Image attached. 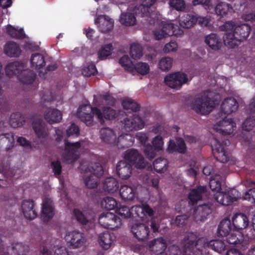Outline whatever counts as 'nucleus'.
Segmentation results:
<instances>
[{"instance_id": "f257e3e1", "label": "nucleus", "mask_w": 255, "mask_h": 255, "mask_svg": "<svg viewBox=\"0 0 255 255\" xmlns=\"http://www.w3.org/2000/svg\"><path fill=\"white\" fill-rule=\"evenodd\" d=\"M239 104L234 98H227L224 99L221 106L219 117L222 120L214 126V130L222 136L232 133L236 128V123L232 118H228L226 115L235 112L238 108Z\"/></svg>"}, {"instance_id": "f03ea898", "label": "nucleus", "mask_w": 255, "mask_h": 255, "mask_svg": "<svg viewBox=\"0 0 255 255\" xmlns=\"http://www.w3.org/2000/svg\"><path fill=\"white\" fill-rule=\"evenodd\" d=\"M156 0H142V3L135 7L133 9V13L126 12L122 13L121 15L120 21L125 26L134 25L136 23V18L134 15L137 16L145 17L148 16L154 18L153 15L155 13L154 4Z\"/></svg>"}, {"instance_id": "7ed1b4c3", "label": "nucleus", "mask_w": 255, "mask_h": 255, "mask_svg": "<svg viewBox=\"0 0 255 255\" xmlns=\"http://www.w3.org/2000/svg\"><path fill=\"white\" fill-rule=\"evenodd\" d=\"M100 137L102 141L106 143L116 145L119 148H128L133 143L132 136L128 134L121 135L118 138L114 131L109 128H105L100 130Z\"/></svg>"}, {"instance_id": "20e7f679", "label": "nucleus", "mask_w": 255, "mask_h": 255, "mask_svg": "<svg viewBox=\"0 0 255 255\" xmlns=\"http://www.w3.org/2000/svg\"><path fill=\"white\" fill-rule=\"evenodd\" d=\"M184 244L183 240L180 244V247L172 245L165 253L164 251L167 248L166 241L163 238L160 237L150 241L149 247L152 251L157 252L156 255H184L189 253L183 251Z\"/></svg>"}, {"instance_id": "39448f33", "label": "nucleus", "mask_w": 255, "mask_h": 255, "mask_svg": "<svg viewBox=\"0 0 255 255\" xmlns=\"http://www.w3.org/2000/svg\"><path fill=\"white\" fill-rule=\"evenodd\" d=\"M251 27L247 24H242L236 26L233 32H229L224 38L225 45L230 48L237 47L242 41L246 40L251 32Z\"/></svg>"}, {"instance_id": "423d86ee", "label": "nucleus", "mask_w": 255, "mask_h": 255, "mask_svg": "<svg viewBox=\"0 0 255 255\" xmlns=\"http://www.w3.org/2000/svg\"><path fill=\"white\" fill-rule=\"evenodd\" d=\"M209 241L204 237L198 238L196 234L189 233L183 239V251L192 253L195 250L203 254V250L209 248Z\"/></svg>"}, {"instance_id": "0eeeda50", "label": "nucleus", "mask_w": 255, "mask_h": 255, "mask_svg": "<svg viewBox=\"0 0 255 255\" xmlns=\"http://www.w3.org/2000/svg\"><path fill=\"white\" fill-rule=\"evenodd\" d=\"M103 174V168L100 164H91L85 169L83 175L85 186L88 188L97 187L99 179Z\"/></svg>"}, {"instance_id": "6e6552de", "label": "nucleus", "mask_w": 255, "mask_h": 255, "mask_svg": "<svg viewBox=\"0 0 255 255\" xmlns=\"http://www.w3.org/2000/svg\"><path fill=\"white\" fill-rule=\"evenodd\" d=\"M77 115L87 126L92 125L94 115L97 116L99 120L103 119L101 110L97 107H92L90 105H83L79 107Z\"/></svg>"}, {"instance_id": "1a4fd4ad", "label": "nucleus", "mask_w": 255, "mask_h": 255, "mask_svg": "<svg viewBox=\"0 0 255 255\" xmlns=\"http://www.w3.org/2000/svg\"><path fill=\"white\" fill-rule=\"evenodd\" d=\"M214 142L212 145V148L214 156L217 160L222 163L227 162L230 159L229 153L226 151L225 146L230 144V141L224 136L222 137V141L214 137Z\"/></svg>"}, {"instance_id": "9d476101", "label": "nucleus", "mask_w": 255, "mask_h": 255, "mask_svg": "<svg viewBox=\"0 0 255 255\" xmlns=\"http://www.w3.org/2000/svg\"><path fill=\"white\" fill-rule=\"evenodd\" d=\"M213 104L210 98L203 95L194 99L192 103L191 108L197 113L207 115L212 111Z\"/></svg>"}, {"instance_id": "9b49d317", "label": "nucleus", "mask_w": 255, "mask_h": 255, "mask_svg": "<svg viewBox=\"0 0 255 255\" xmlns=\"http://www.w3.org/2000/svg\"><path fill=\"white\" fill-rule=\"evenodd\" d=\"M99 223L104 228L114 230L121 226L122 220L114 213L105 212L100 215Z\"/></svg>"}, {"instance_id": "f8f14e48", "label": "nucleus", "mask_w": 255, "mask_h": 255, "mask_svg": "<svg viewBox=\"0 0 255 255\" xmlns=\"http://www.w3.org/2000/svg\"><path fill=\"white\" fill-rule=\"evenodd\" d=\"M65 149L62 157L66 161L74 162L79 158V149L81 145L79 141L71 142L64 140Z\"/></svg>"}, {"instance_id": "ddd939ff", "label": "nucleus", "mask_w": 255, "mask_h": 255, "mask_svg": "<svg viewBox=\"0 0 255 255\" xmlns=\"http://www.w3.org/2000/svg\"><path fill=\"white\" fill-rule=\"evenodd\" d=\"M165 84L169 87L178 90L188 81L187 75L180 72L169 74L164 79Z\"/></svg>"}, {"instance_id": "4468645a", "label": "nucleus", "mask_w": 255, "mask_h": 255, "mask_svg": "<svg viewBox=\"0 0 255 255\" xmlns=\"http://www.w3.org/2000/svg\"><path fill=\"white\" fill-rule=\"evenodd\" d=\"M215 200L224 206H228L240 198L241 194L235 189H230L224 193L218 192L215 194Z\"/></svg>"}, {"instance_id": "2eb2a0df", "label": "nucleus", "mask_w": 255, "mask_h": 255, "mask_svg": "<svg viewBox=\"0 0 255 255\" xmlns=\"http://www.w3.org/2000/svg\"><path fill=\"white\" fill-rule=\"evenodd\" d=\"M125 158L136 168L143 169L146 166L143 156L136 149L127 150L125 154Z\"/></svg>"}, {"instance_id": "dca6fc26", "label": "nucleus", "mask_w": 255, "mask_h": 255, "mask_svg": "<svg viewBox=\"0 0 255 255\" xmlns=\"http://www.w3.org/2000/svg\"><path fill=\"white\" fill-rule=\"evenodd\" d=\"M10 168V163L7 162L6 165L4 166L2 164L1 168L0 169V173H1L4 179H0V186H7L5 182H7V184H11L14 182V180L19 177V174H17L18 170L14 169H9Z\"/></svg>"}, {"instance_id": "f3484780", "label": "nucleus", "mask_w": 255, "mask_h": 255, "mask_svg": "<svg viewBox=\"0 0 255 255\" xmlns=\"http://www.w3.org/2000/svg\"><path fill=\"white\" fill-rule=\"evenodd\" d=\"M131 232L134 237L139 241H146L150 236L149 225L146 224L133 225L131 227Z\"/></svg>"}, {"instance_id": "a211bd4d", "label": "nucleus", "mask_w": 255, "mask_h": 255, "mask_svg": "<svg viewBox=\"0 0 255 255\" xmlns=\"http://www.w3.org/2000/svg\"><path fill=\"white\" fill-rule=\"evenodd\" d=\"M123 125L124 128L126 131H129L142 129L144 127L145 123L140 117L133 114L131 117L125 119Z\"/></svg>"}, {"instance_id": "6ab92c4d", "label": "nucleus", "mask_w": 255, "mask_h": 255, "mask_svg": "<svg viewBox=\"0 0 255 255\" xmlns=\"http://www.w3.org/2000/svg\"><path fill=\"white\" fill-rule=\"evenodd\" d=\"M65 240L70 243V246L74 249L82 246L86 242L84 234L76 231L68 233L65 236Z\"/></svg>"}, {"instance_id": "aec40b11", "label": "nucleus", "mask_w": 255, "mask_h": 255, "mask_svg": "<svg viewBox=\"0 0 255 255\" xmlns=\"http://www.w3.org/2000/svg\"><path fill=\"white\" fill-rule=\"evenodd\" d=\"M54 215V206L52 200L48 198H45L42 204L41 219L43 222H47L53 218Z\"/></svg>"}, {"instance_id": "412c9836", "label": "nucleus", "mask_w": 255, "mask_h": 255, "mask_svg": "<svg viewBox=\"0 0 255 255\" xmlns=\"http://www.w3.org/2000/svg\"><path fill=\"white\" fill-rule=\"evenodd\" d=\"M187 147L184 140L182 137L176 138V141L170 139L166 151L170 153L178 152L184 154L186 152Z\"/></svg>"}, {"instance_id": "4be33fe9", "label": "nucleus", "mask_w": 255, "mask_h": 255, "mask_svg": "<svg viewBox=\"0 0 255 255\" xmlns=\"http://www.w3.org/2000/svg\"><path fill=\"white\" fill-rule=\"evenodd\" d=\"M207 187L206 186L199 185L191 190L188 195L189 203L196 205L199 201L202 200L204 196L206 195Z\"/></svg>"}, {"instance_id": "5701e85b", "label": "nucleus", "mask_w": 255, "mask_h": 255, "mask_svg": "<svg viewBox=\"0 0 255 255\" xmlns=\"http://www.w3.org/2000/svg\"><path fill=\"white\" fill-rule=\"evenodd\" d=\"M95 23L98 25L100 31L102 33L110 31L114 26L113 20L106 15L98 16L95 19Z\"/></svg>"}, {"instance_id": "b1692460", "label": "nucleus", "mask_w": 255, "mask_h": 255, "mask_svg": "<svg viewBox=\"0 0 255 255\" xmlns=\"http://www.w3.org/2000/svg\"><path fill=\"white\" fill-rule=\"evenodd\" d=\"M34 206L35 204L33 200H24L22 202L21 209L24 217L26 219L31 220L37 217V213Z\"/></svg>"}, {"instance_id": "393cba45", "label": "nucleus", "mask_w": 255, "mask_h": 255, "mask_svg": "<svg viewBox=\"0 0 255 255\" xmlns=\"http://www.w3.org/2000/svg\"><path fill=\"white\" fill-rule=\"evenodd\" d=\"M116 170L120 178L127 179L131 174L132 165L126 161L121 160L117 163Z\"/></svg>"}, {"instance_id": "a878e982", "label": "nucleus", "mask_w": 255, "mask_h": 255, "mask_svg": "<svg viewBox=\"0 0 255 255\" xmlns=\"http://www.w3.org/2000/svg\"><path fill=\"white\" fill-rule=\"evenodd\" d=\"M24 68V64L23 62L16 61L8 63L5 67V72L9 77L16 75L19 77Z\"/></svg>"}, {"instance_id": "bb28decb", "label": "nucleus", "mask_w": 255, "mask_h": 255, "mask_svg": "<svg viewBox=\"0 0 255 255\" xmlns=\"http://www.w3.org/2000/svg\"><path fill=\"white\" fill-rule=\"evenodd\" d=\"M32 128L36 135L39 138H46L49 135L48 129L45 123L41 120L34 121L32 123Z\"/></svg>"}, {"instance_id": "cd10ccee", "label": "nucleus", "mask_w": 255, "mask_h": 255, "mask_svg": "<svg viewBox=\"0 0 255 255\" xmlns=\"http://www.w3.org/2000/svg\"><path fill=\"white\" fill-rule=\"evenodd\" d=\"M45 120L50 124L59 123L62 119L61 112L57 109L49 108L44 113Z\"/></svg>"}, {"instance_id": "c85d7f7f", "label": "nucleus", "mask_w": 255, "mask_h": 255, "mask_svg": "<svg viewBox=\"0 0 255 255\" xmlns=\"http://www.w3.org/2000/svg\"><path fill=\"white\" fill-rule=\"evenodd\" d=\"M205 42L211 49L214 51L220 50L223 45L222 39L216 33H211L207 35Z\"/></svg>"}, {"instance_id": "c756f323", "label": "nucleus", "mask_w": 255, "mask_h": 255, "mask_svg": "<svg viewBox=\"0 0 255 255\" xmlns=\"http://www.w3.org/2000/svg\"><path fill=\"white\" fill-rule=\"evenodd\" d=\"M233 225L235 229L241 230L246 228L249 222L248 217L243 213H237L232 218Z\"/></svg>"}, {"instance_id": "7c9ffc66", "label": "nucleus", "mask_w": 255, "mask_h": 255, "mask_svg": "<svg viewBox=\"0 0 255 255\" xmlns=\"http://www.w3.org/2000/svg\"><path fill=\"white\" fill-rule=\"evenodd\" d=\"M5 54L10 57H17L20 56L22 50L17 43L9 41L6 43L4 47Z\"/></svg>"}, {"instance_id": "2f4dec72", "label": "nucleus", "mask_w": 255, "mask_h": 255, "mask_svg": "<svg viewBox=\"0 0 255 255\" xmlns=\"http://www.w3.org/2000/svg\"><path fill=\"white\" fill-rule=\"evenodd\" d=\"M102 188L105 192L113 193L119 189V182L113 177L106 178L102 183Z\"/></svg>"}, {"instance_id": "473e14b6", "label": "nucleus", "mask_w": 255, "mask_h": 255, "mask_svg": "<svg viewBox=\"0 0 255 255\" xmlns=\"http://www.w3.org/2000/svg\"><path fill=\"white\" fill-rule=\"evenodd\" d=\"M197 23L196 15L190 13H184L180 16L179 24L184 28H190Z\"/></svg>"}, {"instance_id": "72a5a7b5", "label": "nucleus", "mask_w": 255, "mask_h": 255, "mask_svg": "<svg viewBox=\"0 0 255 255\" xmlns=\"http://www.w3.org/2000/svg\"><path fill=\"white\" fill-rule=\"evenodd\" d=\"M214 10L217 15L221 17H227L231 15L233 11V8L229 3L220 2L218 3L214 8Z\"/></svg>"}, {"instance_id": "f704fd0d", "label": "nucleus", "mask_w": 255, "mask_h": 255, "mask_svg": "<svg viewBox=\"0 0 255 255\" xmlns=\"http://www.w3.org/2000/svg\"><path fill=\"white\" fill-rule=\"evenodd\" d=\"M135 189L127 185H122L120 188L119 192L122 199L125 201H131L135 196Z\"/></svg>"}, {"instance_id": "c9c22d12", "label": "nucleus", "mask_w": 255, "mask_h": 255, "mask_svg": "<svg viewBox=\"0 0 255 255\" xmlns=\"http://www.w3.org/2000/svg\"><path fill=\"white\" fill-rule=\"evenodd\" d=\"M99 241L100 246L104 249L108 250L115 241V237L113 234L105 232L99 235Z\"/></svg>"}, {"instance_id": "e433bc0d", "label": "nucleus", "mask_w": 255, "mask_h": 255, "mask_svg": "<svg viewBox=\"0 0 255 255\" xmlns=\"http://www.w3.org/2000/svg\"><path fill=\"white\" fill-rule=\"evenodd\" d=\"M165 35L180 36L183 34V31L178 26L172 23H167L163 24L162 28Z\"/></svg>"}, {"instance_id": "4c0bfd02", "label": "nucleus", "mask_w": 255, "mask_h": 255, "mask_svg": "<svg viewBox=\"0 0 255 255\" xmlns=\"http://www.w3.org/2000/svg\"><path fill=\"white\" fill-rule=\"evenodd\" d=\"M36 74L30 69H24L19 76L18 79L24 84L29 85L32 84L35 80Z\"/></svg>"}, {"instance_id": "58836bf2", "label": "nucleus", "mask_w": 255, "mask_h": 255, "mask_svg": "<svg viewBox=\"0 0 255 255\" xmlns=\"http://www.w3.org/2000/svg\"><path fill=\"white\" fill-rule=\"evenodd\" d=\"M134 211L136 215V216L138 217L140 219H143L144 216L151 217L154 214L152 209L146 204L142 205L141 207H135Z\"/></svg>"}, {"instance_id": "ea45409f", "label": "nucleus", "mask_w": 255, "mask_h": 255, "mask_svg": "<svg viewBox=\"0 0 255 255\" xmlns=\"http://www.w3.org/2000/svg\"><path fill=\"white\" fill-rule=\"evenodd\" d=\"M30 63L31 66L35 69H39L46 64L43 55L40 53L32 54L30 58Z\"/></svg>"}, {"instance_id": "a19ab883", "label": "nucleus", "mask_w": 255, "mask_h": 255, "mask_svg": "<svg viewBox=\"0 0 255 255\" xmlns=\"http://www.w3.org/2000/svg\"><path fill=\"white\" fill-rule=\"evenodd\" d=\"M231 231V221L228 219H224L218 226L217 234L218 236L226 237Z\"/></svg>"}, {"instance_id": "79ce46f5", "label": "nucleus", "mask_w": 255, "mask_h": 255, "mask_svg": "<svg viewBox=\"0 0 255 255\" xmlns=\"http://www.w3.org/2000/svg\"><path fill=\"white\" fill-rule=\"evenodd\" d=\"M3 142H7L6 151L11 149L14 145V134L12 132L5 133L0 135V146Z\"/></svg>"}, {"instance_id": "37998d69", "label": "nucleus", "mask_w": 255, "mask_h": 255, "mask_svg": "<svg viewBox=\"0 0 255 255\" xmlns=\"http://www.w3.org/2000/svg\"><path fill=\"white\" fill-rule=\"evenodd\" d=\"M222 177L219 174L212 176L210 179L209 186L210 189L213 191L218 193L221 190Z\"/></svg>"}, {"instance_id": "c03bdc74", "label": "nucleus", "mask_w": 255, "mask_h": 255, "mask_svg": "<svg viewBox=\"0 0 255 255\" xmlns=\"http://www.w3.org/2000/svg\"><path fill=\"white\" fill-rule=\"evenodd\" d=\"M9 122L11 127L16 128L23 126L25 123V120H24L20 113L16 112L10 115Z\"/></svg>"}, {"instance_id": "a18cd8bd", "label": "nucleus", "mask_w": 255, "mask_h": 255, "mask_svg": "<svg viewBox=\"0 0 255 255\" xmlns=\"http://www.w3.org/2000/svg\"><path fill=\"white\" fill-rule=\"evenodd\" d=\"M6 32L10 37L18 39H23L25 36L24 31L22 29L17 30L10 24L7 25Z\"/></svg>"}, {"instance_id": "49530a36", "label": "nucleus", "mask_w": 255, "mask_h": 255, "mask_svg": "<svg viewBox=\"0 0 255 255\" xmlns=\"http://www.w3.org/2000/svg\"><path fill=\"white\" fill-rule=\"evenodd\" d=\"M150 70L149 65L145 62H139L133 65L132 67V72H136L140 75H145L147 74Z\"/></svg>"}, {"instance_id": "de8ad7c7", "label": "nucleus", "mask_w": 255, "mask_h": 255, "mask_svg": "<svg viewBox=\"0 0 255 255\" xmlns=\"http://www.w3.org/2000/svg\"><path fill=\"white\" fill-rule=\"evenodd\" d=\"M101 206L107 210H112L118 207V202L114 198L107 196L101 201Z\"/></svg>"}, {"instance_id": "09e8293b", "label": "nucleus", "mask_w": 255, "mask_h": 255, "mask_svg": "<svg viewBox=\"0 0 255 255\" xmlns=\"http://www.w3.org/2000/svg\"><path fill=\"white\" fill-rule=\"evenodd\" d=\"M122 106L124 109L130 110L132 112H137L140 110V105L134 100L126 98L122 101Z\"/></svg>"}, {"instance_id": "8fccbe9b", "label": "nucleus", "mask_w": 255, "mask_h": 255, "mask_svg": "<svg viewBox=\"0 0 255 255\" xmlns=\"http://www.w3.org/2000/svg\"><path fill=\"white\" fill-rule=\"evenodd\" d=\"M73 214L81 225H86L89 223L90 214L88 215L87 213L83 212L77 209H74Z\"/></svg>"}, {"instance_id": "3c124183", "label": "nucleus", "mask_w": 255, "mask_h": 255, "mask_svg": "<svg viewBox=\"0 0 255 255\" xmlns=\"http://www.w3.org/2000/svg\"><path fill=\"white\" fill-rule=\"evenodd\" d=\"M209 248L215 252L221 253L225 250L226 246L224 242L219 240H213L209 242Z\"/></svg>"}, {"instance_id": "603ef678", "label": "nucleus", "mask_w": 255, "mask_h": 255, "mask_svg": "<svg viewBox=\"0 0 255 255\" xmlns=\"http://www.w3.org/2000/svg\"><path fill=\"white\" fill-rule=\"evenodd\" d=\"M134 211V207H132L131 209H129L126 206H122L120 208H118L116 212L117 213L120 217V219H126L130 217V216H132L133 217V213L132 212Z\"/></svg>"}, {"instance_id": "864d4df0", "label": "nucleus", "mask_w": 255, "mask_h": 255, "mask_svg": "<svg viewBox=\"0 0 255 255\" xmlns=\"http://www.w3.org/2000/svg\"><path fill=\"white\" fill-rule=\"evenodd\" d=\"M129 54L134 59H139L142 56V48L140 45L133 43L130 45Z\"/></svg>"}, {"instance_id": "5fc2aeb1", "label": "nucleus", "mask_w": 255, "mask_h": 255, "mask_svg": "<svg viewBox=\"0 0 255 255\" xmlns=\"http://www.w3.org/2000/svg\"><path fill=\"white\" fill-rule=\"evenodd\" d=\"M12 246L13 253L17 255H26V253L28 252L29 250L28 246L21 243H14Z\"/></svg>"}, {"instance_id": "6e6d98bb", "label": "nucleus", "mask_w": 255, "mask_h": 255, "mask_svg": "<svg viewBox=\"0 0 255 255\" xmlns=\"http://www.w3.org/2000/svg\"><path fill=\"white\" fill-rule=\"evenodd\" d=\"M212 212V204H204L201 206H199L194 211L195 214H199L201 217L206 215H208Z\"/></svg>"}, {"instance_id": "4d7b16f0", "label": "nucleus", "mask_w": 255, "mask_h": 255, "mask_svg": "<svg viewBox=\"0 0 255 255\" xmlns=\"http://www.w3.org/2000/svg\"><path fill=\"white\" fill-rule=\"evenodd\" d=\"M119 63L125 70L130 73L132 72L133 64L128 55H125L119 60Z\"/></svg>"}, {"instance_id": "13d9d810", "label": "nucleus", "mask_w": 255, "mask_h": 255, "mask_svg": "<svg viewBox=\"0 0 255 255\" xmlns=\"http://www.w3.org/2000/svg\"><path fill=\"white\" fill-rule=\"evenodd\" d=\"M239 237L234 233H230L226 236V241L229 244L238 245L241 244L243 242V236L239 234Z\"/></svg>"}, {"instance_id": "bf43d9fd", "label": "nucleus", "mask_w": 255, "mask_h": 255, "mask_svg": "<svg viewBox=\"0 0 255 255\" xmlns=\"http://www.w3.org/2000/svg\"><path fill=\"white\" fill-rule=\"evenodd\" d=\"M113 50V45L112 44L105 45L98 52V57L101 60L106 59L108 56L111 54Z\"/></svg>"}, {"instance_id": "052dcab7", "label": "nucleus", "mask_w": 255, "mask_h": 255, "mask_svg": "<svg viewBox=\"0 0 255 255\" xmlns=\"http://www.w3.org/2000/svg\"><path fill=\"white\" fill-rule=\"evenodd\" d=\"M166 162L163 158L156 159L153 162L154 169L158 173L163 172L166 170Z\"/></svg>"}, {"instance_id": "680f3d73", "label": "nucleus", "mask_w": 255, "mask_h": 255, "mask_svg": "<svg viewBox=\"0 0 255 255\" xmlns=\"http://www.w3.org/2000/svg\"><path fill=\"white\" fill-rule=\"evenodd\" d=\"M102 114L103 119L101 121H103L104 118L107 120H113L117 116L116 111L109 107H104Z\"/></svg>"}, {"instance_id": "e2e57ef3", "label": "nucleus", "mask_w": 255, "mask_h": 255, "mask_svg": "<svg viewBox=\"0 0 255 255\" xmlns=\"http://www.w3.org/2000/svg\"><path fill=\"white\" fill-rule=\"evenodd\" d=\"M172 62L170 57L162 58L158 63V67L162 71H168L172 67Z\"/></svg>"}, {"instance_id": "0e129e2a", "label": "nucleus", "mask_w": 255, "mask_h": 255, "mask_svg": "<svg viewBox=\"0 0 255 255\" xmlns=\"http://www.w3.org/2000/svg\"><path fill=\"white\" fill-rule=\"evenodd\" d=\"M97 73V69L96 65L94 63H90L87 66L84 67L82 70V73L86 77H90L91 75H94Z\"/></svg>"}, {"instance_id": "69168bd1", "label": "nucleus", "mask_w": 255, "mask_h": 255, "mask_svg": "<svg viewBox=\"0 0 255 255\" xmlns=\"http://www.w3.org/2000/svg\"><path fill=\"white\" fill-rule=\"evenodd\" d=\"M169 4L177 11H183L185 8V3L183 0H170Z\"/></svg>"}, {"instance_id": "338daca9", "label": "nucleus", "mask_w": 255, "mask_h": 255, "mask_svg": "<svg viewBox=\"0 0 255 255\" xmlns=\"http://www.w3.org/2000/svg\"><path fill=\"white\" fill-rule=\"evenodd\" d=\"M51 167L55 177H59L62 173V165L60 161L55 160L52 161Z\"/></svg>"}, {"instance_id": "774afa93", "label": "nucleus", "mask_w": 255, "mask_h": 255, "mask_svg": "<svg viewBox=\"0 0 255 255\" xmlns=\"http://www.w3.org/2000/svg\"><path fill=\"white\" fill-rule=\"evenodd\" d=\"M156 150L150 144H147L144 149V153L146 158L150 160H152L156 156Z\"/></svg>"}]
</instances>
